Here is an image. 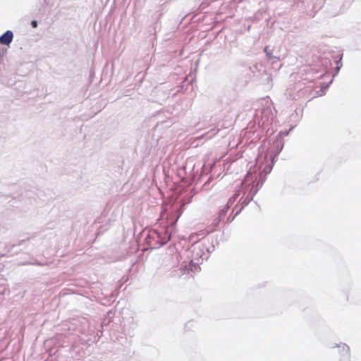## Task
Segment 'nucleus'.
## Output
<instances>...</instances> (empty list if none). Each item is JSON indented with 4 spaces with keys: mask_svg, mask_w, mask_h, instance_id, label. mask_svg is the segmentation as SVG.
<instances>
[{
    "mask_svg": "<svg viewBox=\"0 0 361 361\" xmlns=\"http://www.w3.org/2000/svg\"><path fill=\"white\" fill-rule=\"evenodd\" d=\"M343 350H346L347 353L349 352V348L348 346H346V345H343Z\"/></svg>",
    "mask_w": 361,
    "mask_h": 361,
    "instance_id": "3",
    "label": "nucleus"
},
{
    "mask_svg": "<svg viewBox=\"0 0 361 361\" xmlns=\"http://www.w3.org/2000/svg\"><path fill=\"white\" fill-rule=\"evenodd\" d=\"M31 24H32V26L35 28L37 27V22L36 20L32 21Z\"/></svg>",
    "mask_w": 361,
    "mask_h": 361,
    "instance_id": "2",
    "label": "nucleus"
},
{
    "mask_svg": "<svg viewBox=\"0 0 361 361\" xmlns=\"http://www.w3.org/2000/svg\"><path fill=\"white\" fill-rule=\"evenodd\" d=\"M13 34L11 31L8 30L0 37V43L8 45L13 40Z\"/></svg>",
    "mask_w": 361,
    "mask_h": 361,
    "instance_id": "1",
    "label": "nucleus"
}]
</instances>
